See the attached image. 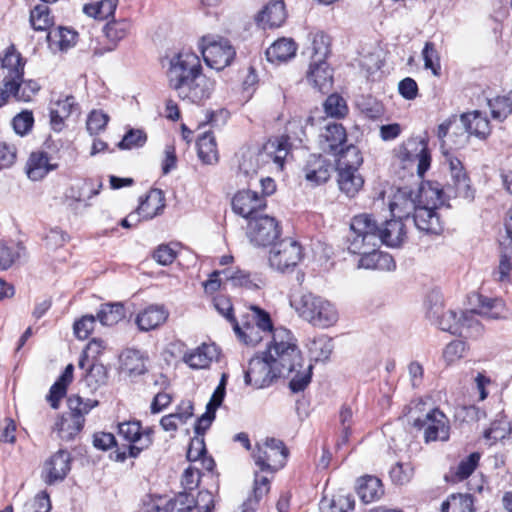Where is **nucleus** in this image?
I'll return each instance as SVG.
<instances>
[{"instance_id": "obj_3", "label": "nucleus", "mask_w": 512, "mask_h": 512, "mask_svg": "<svg viewBox=\"0 0 512 512\" xmlns=\"http://www.w3.org/2000/svg\"><path fill=\"white\" fill-rule=\"evenodd\" d=\"M404 218L393 217L380 227L369 214H359L352 218L350 230L356 231L351 249L359 251L366 244L369 246L399 247L406 239Z\"/></svg>"}, {"instance_id": "obj_30", "label": "nucleus", "mask_w": 512, "mask_h": 512, "mask_svg": "<svg viewBox=\"0 0 512 512\" xmlns=\"http://www.w3.org/2000/svg\"><path fill=\"white\" fill-rule=\"evenodd\" d=\"M225 280L232 286L244 287L247 289H259L264 285V280L257 274H251L239 268H228L222 270Z\"/></svg>"}, {"instance_id": "obj_64", "label": "nucleus", "mask_w": 512, "mask_h": 512, "mask_svg": "<svg viewBox=\"0 0 512 512\" xmlns=\"http://www.w3.org/2000/svg\"><path fill=\"white\" fill-rule=\"evenodd\" d=\"M512 272V251L500 254L499 265L494 272L495 279L499 282L508 281Z\"/></svg>"}, {"instance_id": "obj_16", "label": "nucleus", "mask_w": 512, "mask_h": 512, "mask_svg": "<svg viewBox=\"0 0 512 512\" xmlns=\"http://www.w3.org/2000/svg\"><path fill=\"white\" fill-rule=\"evenodd\" d=\"M265 207V198L251 190L239 191L232 199L233 211L248 220L257 217L259 210Z\"/></svg>"}, {"instance_id": "obj_52", "label": "nucleus", "mask_w": 512, "mask_h": 512, "mask_svg": "<svg viewBox=\"0 0 512 512\" xmlns=\"http://www.w3.org/2000/svg\"><path fill=\"white\" fill-rule=\"evenodd\" d=\"M336 154L339 155L336 169H358L363 161L358 148L354 145H349L345 149L341 147Z\"/></svg>"}, {"instance_id": "obj_43", "label": "nucleus", "mask_w": 512, "mask_h": 512, "mask_svg": "<svg viewBox=\"0 0 512 512\" xmlns=\"http://www.w3.org/2000/svg\"><path fill=\"white\" fill-rule=\"evenodd\" d=\"M334 350L333 339L319 335L308 343V351L315 361H327Z\"/></svg>"}, {"instance_id": "obj_24", "label": "nucleus", "mask_w": 512, "mask_h": 512, "mask_svg": "<svg viewBox=\"0 0 512 512\" xmlns=\"http://www.w3.org/2000/svg\"><path fill=\"white\" fill-rule=\"evenodd\" d=\"M417 207L415 191L408 187L399 188L389 203L392 216L404 219H409Z\"/></svg>"}, {"instance_id": "obj_60", "label": "nucleus", "mask_w": 512, "mask_h": 512, "mask_svg": "<svg viewBox=\"0 0 512 512\" xmlns=\"http://www.w3.org/2000/svg\"><path fill=\"white\" fill-rule=\"evenodd\" d=\"M147 141L146 133L141 129H130L118 143L119 149H133L142 147Z\"/></svg>"}, {"instance_id": "obj_44", "label": "nucleus", "mask_w": 512, "mask_h": 512, "mask_svg": "<svg viewBox=\"0 0 512 512\" xmlns=\"http://www.w3.org/2000/svg\"><path fill=\"white\" fill-rule=\"evenodd\" d=\"M441 196L442 190L432 183L421 184L415 192L418 207L430 206L434 210L438 204L442 203Z\"/></svg>"}, {"instance_id": "obj_41", "label": "nucleus", "mask_w": 512, "mask_h": 512, "mask_svg": "<svg viewBox=\"0 0 512 512\" xmlns=\"http://www.w3.org/2000/svg\"><path fill=\"white\" fill-rule=\"evenodd\" d=\"M311 45L307 47L306 52L311 58V63L325 61L330 50V42L327 35L323 32L309 34Z\"/></svg>"}, {"instance_id": "obj_20", "label": "nucleus", "mask_w": 512, "mask_h": 512, "mask_svg": "<svg viewBox=\"0 0 512 512\" xmlns=\"http://www.w3.org/2000/svg\"><path fill=\"white\" fill-rule=\"evenodd\" d=\"M12 88L9 86L0 88V107L3 106L10 97L17 101L29 102L40 90V85L35 80L16 79L13 81Z\"/></svg>"}, {"instance_id": "obj_58", "label": "nucleus", "mask_w": 512, "mask_h": 512, "mask_svg": "<svg viewBox=\"0 0 512 512\" xmlns=\"http://www.w3.org/2000/svg\"><path fill=\"white\" fill-rule=\"evenodd\" d=\"M392 482L396 485H405L414 476V467L411 463H396L389 472Z\"/></svg>"}, {"instance_id": "obj_18", "label": "nucleus", "mask_w": 512, "mask_h": 512, "mask_svg": "<svg viewBox=\"0 0 512 512\" xmlns=\"http://www.w3.org/2000/svg\"><path fill=\"white\" fill-rule=\"evenodd\" d=\"M71 469V455L66 450H59L53 454L44 465L42 476L44 482L52 485L64 480Z\"/></svg>"}, {"instance_id": "obj_5", "label": "nucleus", "mask_w": 512, "mask_h": 512, "mask_svg": "<svg viewBox=\"0 0 512 512\" xmlns=\"http://www.w3.org/2000/svg\"><path fill=\"white\" fill-rule=\"evenodd\" d=\"M273 329L270 316L262 309L252 306L250 312L242 316L241 322L234 323L233 330L238 339L246 345L255 346L265 335H270Z\"/></svg>"}, {"instance_id": "obj_19", "label": "nucleus", "mask_w": 512, "mask_h": 512, "mask_svg": "<svg viewBox=\"0 0 512 512\" xmlns=\"http://www.w3.org/2000/svg\"><path fill=\"white\" fill-rule=\"evenodd\" d=\"M170 512H191L194 507L198 508V512H211L214 507L212 494L201 491L198 494L197 500L191 494L180 493L168 504Z\"/></svg>"}, {"instance_id": "obj_14", "label": "nucleus", "mask_w": 512, "mask_h": 512, "mask_svg": "<svg viewBox=\"0 0 512 512\" xmlns=\"http://www.w3.org/2000/svg\"><path fill=\"white\" fill-rule=\"evenodd\" d=\"M402 159L417 164V174L423 177L430 168L431 156L428 151L427 141L424 138L414 137L403 144L401 150Z\"/></svg>"}, {"instance_id": "obj_28", "label": "nucleus", "mask_w": 512, "mask_h": 512, "mask_svg": "<svg viewBox=\"0 0 512 512\" xmlns=\"http://www.w3.org/2000/svg\"><path fill=\"white\" fill-rule=\"evenodd\" d=\"M216 357V346L203 343L197 348L187 351L183 355V361L192 369H206Z\"/></svg>"}, {"instance_id": "obj_57", "label": "nucleus", "mask_w": 512, "mask_h": 512, "mask_svg": "<svg viewBox=\"0 0 512 512\" xmlns=\"http://www.w3.org/2000/svg\"><path fill=\"white\" fill-rule=\"evenodd\" d=\"M323 106L325 113L332 118H342L348 113L346 101L338 94L328 96Z\"/></svg>"}, {"instance_id": "obj_37", "label": "nucleus", "mask_w": 512, "mask_h": 512, "mask_svg": "<svg viewBox=\"0 0 512 512\" xmlns=\"http://www.w3.org/2000/svg\"><path fill=\"white\" fill-rule=\"evenodd\" d=\"M296 50L297 45L292 39L281 38L266 50V57L272 63L285 62L295 56Z\"/></svg>"}, {"instance_id": "obj_47", "label": "nucleus", "mask_w": 512, "mask_h": 512, "mask_svg": "<svg viewBox=\"0 0 512 512\" xmlns=\"http://www.w3.org/2000/svg\"><path fill=\"white\" fill-rule=\"evenodd\" d=\"M118 0H95L86 4L83 11L90 17L104 20L114 15Z\"/></svg>"}, {"instance_id": "obj_17", "label": "nucleus", "mask_w": 512, "mask_h": 512, "mask_svg": "<svg viewBox=\"0 0 512 512\" xmlns=\"http://www.w3.org/2000/svg\"><path fill=\"white\" fill-rule=\"evenodd\" d=\"M26 61L16 50L14 45H10L1 59V68L3 70V79L0 82V88L9 86L12 88L13 81L21 79L24 75Z\"/></svg>"}, {"instance_id": "obj_29", "label": "nucleus", "mask_w": 512, "mask_h": 512, "mask_svg": "<svg viewBox=\"0 0 512 512\" xmlns=\"http://www.w3.org/2000/svg\"><path fill=\"white\" fill-rule=\"evenodd\" d=\"M165 207V196L162 190L154 188L151 189L145 199L141 200L137 214L143 219L149 220L163 212Z\"/></svg>"}, {"instance_id": "obj_61", "label": "nucleus", "mask_w": 512, "mask_h": 512, "mask_svg": "<svg viewBox=\"0 0 512 512\" xmlns=\"http://www.w3.org/2000/svg\"><path fill=\"white\" fill-rule=\"evenodd\" d=\"M98 405V401L92 399H83L80 396H72L68 399V406L70 411L75 416H81L84 418L92 408Z\"/></svg>"}, {"instance_id": "obj_21", "label": "nucleus", "mask_w": 512, "mask_h": 512, "mask_svg": "<svg viewBox=\"0 0 512 512\" xmlns=\"http://www.w3.org/2000/svg\"><path fill=\"white\" fill-rule=\"evenodd\" d=\"M332 171L331 163L320 155H311L303 168L304 177L312 186L327 182Z\"/></svg>"}, {"instance_id": "obj_12", "label": "nucleus", "mask_w": 512, "mask_h": 512, "mask_svg": "<svg viewBox=\"0 0 512 512\" xmlns=\"http://www.w3.org/2000/svg\"><path fill=\"white\" fill-rule=\"evenodd\" d=\"M290 144L288 136L270 139L259 147V155L263 169L282 171L285 159L289 153Z\"/></svg>"}, {"instance_id": "obj_45", "label": "nucleus", "mask_w": 512, "mask_h": 512, "mask_svg": "<svg viewBox=\"0 0 512 512\" xmlns=\"http://www.w3.org/2000/svg\"><path fill=\"white\" fill-rule=\"evenodd\" d=\"M467 117V128L469 137L474 135L479 138H486L490 134L489 120L480 111H473L463 114Z\"/></svg>"}, {"instance_id": "obj_42", "label": "nucleus", "mask_w": 512, "mask_h": 512, "mask_svg": "<svg viewBox=\"0 0 512 512\" xmlns=\"http://www.w3.org/2000/svg\"><path fill=\"white\" fill-rule=\"evenodd\" d=\"M121 368L129 375H141L146 371L145 359L136 349H126L120 356Z\"/></svg>"}, {"instance_id": "obj_9", "label": "nucleus", "mask_w": 512, "mask_h": 512, "mask_svg": "<svg viewBox=\"0 0 512 512\" xmlns=\"http://www.w3.org/2000/svg\"><path fill=\"white\" fill-rule=\"evenodd\" d=\"M413 426L423 430V437L426 443L447 441L449 439V420L438 408L430 410L423 418L414 419Z\"/></svg>"}, {"instance_id": "obj_50", "label": "nucleus", "mask_w": 512, "mask_h": 512, "mask_svg": "<svg viewBox=\"0 0 512 512\" xmlns=\"http://www.w3.org/2000/svg\"><path fill=\"white\" fill-rule=\"evenodd\" d=\"M442 512H472L473 497L470 494H452L442 503Z\"/></svg>"}, {"instance_id": "obj_2", "label": "nucleus", "mask_w": 512, "mask_h": 512, "mask_svg": "<svg viewBox=\"0 0 512 512\" xmlns=\"http://www.w3.org/2000/svg\"><path fill=\"white\" fill-rule=\"evenodd\" d=\"M167 77L170 88L189 103L201 104L215 89V81L202 72L200 59L194 53L174 55L169 62Z\"/></svg>"}, {"instance_id": "obj_4", "label": "nucleus", "mask_w": 512, "mask_h": 512, "mask_svg": "<svg viewBox=\"0 0 512 512\" xmlns=\"http://www.w3.org/2000/svg\"><path fill=\"white\" fill-rule=\"evenodd\" d=\"M290 305L299 318L316 328L332 327L339 320V312L335 304L312 292L294 295Z\"/></svg>"}, {"instance_id": "obj_8", "label": "nucleus", "mask_w": 512, "mask_h": 512, "mask_svg": "<svg viewBox=\"0 0 512 512\" xmlns=\"http://www.w3.org/2000/svg\"><path fill=\"white\" fill-rule=\"evenodd\" d=\"M200 49L206 64L217 71L229 66L236 55L230 42L221 37H203Z\"/></svg>"}, {"instance_id": "obj_1", "label": "nucleus", "mask_w": 512, "mask_h": 512, "mask_svg": "<svg viewBox=\"0 0 512 512\" xmlns=\"http://www.w3.org/2000/svg\"><path fill=\"white\" fill-rule=\"evenodd\" d=\"M312 365L304 367L297 340L290 330L278 327L273 332V342L266 356H256L249 361L245 372L246 384L256 389L269 386L278 377L290 378L289 387L297 393L311 381Z\"/></svg>"}, {"instance_id": "obj_36", "label": "nucleus", "mask_w": 512, "mask_h": 512, "mask_svg": "<svg viewBox=\"0 0 512 512\" xmlns=\"http://www.w3.org/2000/svg\"><path fill=\"white\" fill-rule=\"evenodd\" d=\"M286 19L285 5L282 0L268 3L259 14V21L264 27H280Z\"/></svg>"}, {"instance_id": "obj_56", "label": "nucleus", "mask_w": 512, "mask_h": 512, "mask_svg": "<svg viewBox=\"0 0 512 512\" xmlns=\"http://www.w3.org/2000/svg\"><path fill=\"white\" fill-rule=\"evenodd\" d=\"M468 346L465 341L454 340L448 343L443 350V359L447 365H453L466 356Z\"/></svg>"}, {"instance_id": "obj_51", "label": "nucleus", "mask_w": 512, "mask_h": 512, "mask_svg": "<svg viewBox=\"0 0 512 512\" xmlns=\"http://www.w3.org/2000/svg\"><path fill=\"white\" fill-rule=\"evenodd\" d=\"M102 188V182L101 181H94L92 179H86L84 180L80 185L77 186V192L74 191V188H71V197L76 202H83L85 207L90 206V204L87 202L92 197L99 194L100 190Z\"/></svg>"}, {"instance_id": "obj_46", "label": "nucleus", "mask_w": 512, "mask_h": 512, "mask_svg": "<svg viewBox=\"0 0 512 512\" xmlns=\"http://www.w3.org/2000/svg\"><path fill=\"white\" fill-rule=\"evenodd\" d=\"M125 317L124 305L120 302L106 303L101 306L97 318L104 326H113Z\"/></svg>"}, {"instance_id": "obj_33", "label": "nucleus", "mask_w": 512, "mask_h": 512, "mask_svg": "<svg viewBox=\"0 0 512 512\" xmlns=\"http://www.w3.org/2000/svg\"><path fill=\"white\" fill-rule=\"evenodd\" d=\"M85 419L81 416H75L72 412L62 415L55 422L53 430L58 433L62 440H72L83 428Z\"/></svg>"}, {"instance_id": "obj_53", "label": "nucleus", "mask_w": 512, "mask_h": 512, "mask_svg": "<svg viewBox=\"0 0 512 512\" xmlns=\"http://www.w3.org/2000/svg\"><path fill=\"white\" fill-rule=\"evenodd\" d=\"M76 32L67 28L57 27L48 32L47 40L50 45L57 44L61 50L71 47L76 40Z\"/></svg>"}, {"instance_id": "obj_13", "label": "nucleus", "mask_w": 512, "mask_h": 512, "mask_svg": "<svg viewBox=\"0 0 512 512\" xmlns=\"http://www.w3.org/2000/svg\"><path fill=\"white\" fill-rule=\"evenodd\" d=\"M444 164L448 165L451 181L455 190V197H460L468 201L474 199L475 191L470 185V179L464 169L462 162L452 154L444 151Z\"/></svg>"}, {"instance_id": "obj_6", "label": "nucleus", "mask_w": 512, "mask_h": 512, "mask_svg": "<svg viewBox=\"0 0 512 512\" xmlns=\"http://www.w3.org/2000/svg\"><path fill=\"white\" fill-rule=\"evenodd\" d=\"M288 456V450L281 440L275 438H267L264 442L258 443L253 453V459L258 474L261 476L269 475L272 477L274 473L284 467Z\"/></svg>"}, {"instance_id": "obj_11", "label": "nucleus", "mask_w": 512, "mask_h": 512, "mask_svg": "<svg viewBox=\"0 0 512 512\" xmlns=\"http://www.w3.org/2000/svg\"><path fill=\"white\" fill-rule=\"evenodd\" d=\"M356 231L351 230L347 237L348 250L353 254L361 255L358 267L365 269L377 270H393L395 269V261L391 255L378 251L379 246L364 245L361 250L354 251L351 249L352 241L355 238Z\"/></svg>"}, {"instance_id": "obj_40", "label": "nucleus", "mask_w": 512, "mask_h": 512, "mask_svg": "<svg viewBox=\"0 0 512 512\" xmlns=\"http://www.w3.org/2000/svg\"><path fill=\"white\" fill-rule=\"evenodd\" d=\"M338 185L342 192L347 196L353 197L363 186V178L358 173V169H337Z\"/></svg>"}, {"instance_id": "obj_15", "label": "nucleus", "mask_w": 512, "mask_h": 512, "mask_svg": "<svg viewBox=\"0 0 512 512\" xmlns=\"http://www.w3.org/2000/svg\"><path fill=\"white\" fill-rule=\"evenodd\" d=\"M467 117L453 115L446 121L441 123L437 129L438 138L444 141L445 137H448L455 148H461L469 140V133L466 124Z\"/></svg>"}, {"instance_id": "obj_49", "label": "nucleus", "mask_w": 512, "mask_h": 512, "mask_svg": "<svg viewBox=\"0 0 512 512\" xmlns=\"http://www.w3.org/2000/svg\"><path fill=\"white\" fill-rule=\"evenodd\" d=\"M354 498L349 494L334 495L332 499H323L320 509L322 512H350L354 509Z\"/></svg>"}, {"instance_id": "obj_39", "label": "nucleus", "mask_w": 512, "mask_h": 512, "mask_svg": "<svg viewBox=\"0 0 512 512\" xmlns=\"http://www.w3.org/2000/svg\"><path fill=\"white\" fill-rule=\"evenodd\" d=\"M73 370L72 364L67 365L58 380L51 386L46 398L53 409H57L60 400L65 397L67 386L73 379Z\"/></svg>"}, {"instance_id": "obj_62", "label": "nucleus", "mask_w": 512, "mask_h": 512, "mask_svg": "<svg viewBox=\"0 0 512 512\" xmlns=\"http://www.w3.org/2000/svg\"><path fill=\"white\" fill-rule=\"evenodd\" d=\"M361 113L368 119L376 120L383 116V105L373 98H367L358 103Z\"/></svg>"}, {"instance_id": "obj_38", "label": "nucleus", "mask_w": 512, "mask_h": 512, "mask_svg": "<svg viewBox=\"0 0 512 512\" xmlns=\"http://www.w3.org/2000/svg\"><path fill=\"white\" fill-rule=\"evenodd\" d=\"M381 480L374 476L361 477L357 484V494L364 503H371L383 495Z\"/></svg>"}, {"instance_id": "obj_7", "label": "nucleus", "mask_w": 512, "mask_h": 512, "mask_svg": "<svg viewBox=\"0 0 512 512\" xmlns=\"http://www.w3.org/2000/svg\"><path fill=\"white\" fill-rule=\"evenodd\" d=\"M304 257L301 244L292 239L285 238L275 243L269 252V265L281 272L293 271Z\"/></svg>"}, {"instance_id": "obj_22", "label": "nucleus", "mask_w": 512, "mask_h": 512, "mask_svg": "<svg viewBox=\"0 0 512 512\" xmlns=\"http://www.w3.org/2000/svg\"><path fill=\"white\" fill-rule=\"evenodd\" d=\"M434 296L436 303L428 309L427 317L434 321L441 330L461 335L460 316L458 317L456 312L452 310L444 312L441 302L438 301V295L435 294Z\"/></svg>"}, {"instance_id": "obj_31", "label": "nucleus", "mask_w": 512, "mask_h": 512, "mask_svg": "<svg viewBox=\"0 0 512 512\" xmlns=\"http://www.w3.org/2000/svg\"><path fill=\"white\" fill-rule=\"evenodd\" d=\"M307 80L319 91H328L333 82L332 70L326 61L310 63Z\"/></svg>"}, {"instance_id": "obj_25", "label": "nucleus", "mask_w": 512, "mask_h": 512, "mask_svg": "<svg viewBox=\"0 0 512 512\" xmlns=\"http://www.w3.org/2000/svg\"><path fill=\"white\" fill-rule=\"evenodd\" d=\"M169 316L168 310L163 305L152 304L138 313L136 324L141 331H151L163 325Z\"/></svg>"}, {"instance_id": "obj_63", "label": "nucleus", "mask_w": 512, "mask_h": 512, "mask_svg": "<svg viewBox=\"0 0 512 512\" xmlns=\"http://www.w3.org/2000/svg\"><path fill=\"white\" fill-rule=\"evenodd\" d=\"M479 458V454L472 453L466 459L462 460L456 468L455 481H461L468 478L475 470Z\"/></svg>"}, {"instance_id": "obj_55", "label": "nucleus", "mask_w": 512, "mask_h": 512, "mask_svg": "<svg viewBox=\"0 0 512 512\" xmlns=\"http://www.w3.org/2000/svg\"><path fill=\"white\" fill-rule=\"evenodd\" d=\"M25 252V247L21 243L14 246L0 245V270H7L17 259Z\"/></svg>"}, {"instance_id": "obj_48", "label": "nucleus", "mask_w": 512, "mask_h": 512, "mask_svg": "<svg viewBox=\"0 0 512 512\" xmlns=\"http://www.w3.org/2000/svg\"><path fill=\"white\" fill-rule=\"evenodd\" d=\"M198 156L205 164H213L218 161V152L214 136L205 133L197 141Z\"/></svg>"}, {"instance_id": "obj_10", "label": "nucleus", "mask_w": 512, "mask_h": 512, "mask_svg": "<svg viewBox=\"0 0 512 512\" xmlns=\"http://www.w3.org/2000/svg\"><path fill=\"white\" fill-rule=\"evenodd\" d=\"M280 233L279 224L274 217L258 215L248 222L247 235L255 246L266 247L273 244Z\"/></svg>"}, {"instance_id": "obj_26", "label": "nucleus", "mask_w": 512, "mask_h": 512, "mask_svg": "<svg viewBox=\"0 0 512 512\" xmlns=\"http://www.w3.org/2000/svg\"><path fill=\"white\" fill-rule=\"evenodd\" d=\"M321 145L324 151L336 154L346 143V130L336 122H328L320 133Z\"/></svg>"}, {"instance_id": "obj_32", "label": "nucleus", "mask_w": 512, "mask_h": 512, "mask_svg": "<svg viewBox=\"0 0 512 512\" xmlns=\"http://www.w3.org/2000/svg\"><path fill=\"white\" fill-rule=\"evenodd\" d=\"M237 157L239 171L247 177H252L263 169L258 146L241 148Z\"/></svg>"}, {"instance_id": "obj_54", "label": "nucleus", "mask_w": 512, "mask_h": 512, "mask_svg": "<svg viewBox=\"0 0 512 512\" xmlns=\"http://www.w3.org/2000/svg\"><path fill=\"white\" fill-rule=\"evenodd\" d=\"M30 23L36 31L49 29L53 24V20L49 15V8L46 5L35 6L30 13Z\"/></svg>"}, {"instance_id": "obj_59", "label": "nucleus", "mask_w": 512, "mask_h": 512, "mask_svg": "<svg viewBox=\"0 0 512 512\" xmlns=\"http://www.w3.org/2000/svg\"><path fill=\"white\" fill-rule=\"evenodd\" d=\"M491 116L496 120H503L512 113L511 102L508 95L488 100Z\"/></svg>"}, {"instance_id": "obj_27", "label": "nucleus", "mask_w": 512, "mask_h": 512, "mask_svg": "<svg viewBox=\"0 0 512 512\" xmlns=\"http://www.w3.org/2000/svg\"><path fill=\"white\" fill-rule=\"evenodd\" d=\"M129 30L130 23L126 19L108 22L104 26L103 31L109 41V45L104 48H95L93 54L95 56H102L106 52L113 51L116 48L118 42L127 36Z\"/></svg>"}, {"instance_id": "obj_35", "label": "nucleus", "mask_w": 512, "mask_h": 512, "mask_svg": "<svg viewBox=\"0 0 512 512\" xmlns=\"http://www.w3.org/2000/svg\"><path fill=\"white\" fill-rule=\"evenodd\" d=\"M413 220L415 226L421 231L437 234L441 230L439 217L430 206L417 207L413 212Z\"/></svg>"}, {"instance_id": "obj_34", "label": "nucleus", "mask_w": 512, "mask_h": 512, "mask_svg": "<svg viewBox=\"0 0 512 512\" xmlns=\"http://www.w3.org/2000/svg\"><path fill=\"white\" fill-rule=\"evenodd\" d=\"M270 490V479L267 476H261L258 471L254 472L253 496L249 497L234 512H255L260 500Z\"/></svg>"}, {"instance_id": "obj_23", "label": "nucleus", "mask_w": 512, "mask_h": 512, "mask_svg": "<svg viewBox=\"0 0 512 512\" xmlns=\"http://www.w3.org/2000/svg\"><path fill=\"white\" fill-rule=\"evenodd\" d=\"M45 151L32 152L26 164V173L32 181L42 180L50 171L56 170L59 164Z\"/></svg>"}]
</instances>
